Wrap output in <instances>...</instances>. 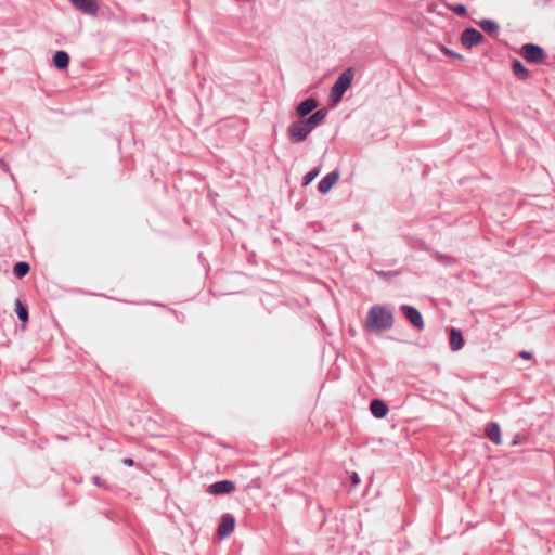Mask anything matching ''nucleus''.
Instances as JSON below:
<instances>
[{
  "label": "nucleus",
  "mask_w": 555,
  "mask_h": 555,
  "mask_svg": "<svg viewBox=\"0 0 555 555\" xmlns=\"http://www.w3.org/2000/svg\"><path fill=\"white\" fill-rule=\"evenodd\" d=\"M320 173V167H315L313 169H311L310 171H308L304 178H302V186H307L308 184H310Z\"/></svg>",
  "instance_id": "obj_22"
},
{
  "label": "nucleus",
  "mask_w": 555,
  "mask_h": 555,
  "mask_svg": "<svg viewBox=\"0 0 555 555\" xmlns=\"http://www.w3.org/2000/svg\"><path fill=\"white\" fill-rule=\"evenodd\" d=\"M519 357L525 360H530L532 359L533 354L530 351L522 350L519 352Z\"/></svg>",
  "instance_id": "obj_29"
},
{
  "label": "nucleus",
  "mask_w": 555,
  "mask_h": 555,
  "mask_svg": "<svg viewBox=\"0 0 555 555\" xmlns=\"http://www.w3.org/2000/svg\"><path fill=\"white\" fill-rule=\"evenodd\" d=\"M122 463L126 465V466H133L134 465V461L130 457H127V459H124L122 460Z\"/></svg>",
  "instance_id": "obj_30"
},
{
  "label": "nucleus",
  "mask_w": 555,
  "mask_h": 555,
  "mask_svg": "<svg viewBox=\"0 0 555 555\" xmlns=\"http://www.w3.org/2000/svg\"><path fill=\"white\" fill-rule=\"evenodd\" d=\"M370 411L372 415L376 418H384L387 416L389 412V406L382 399H373L370 402Z\"/></svg>",
  "instance_id": "obj_15"
},
{
  "label": "nucleus",
  "mask_w": 555,
  "mask_h": 555,
  "mask_svg": "<svg viewBox=\"0 0 555 555\" xmlns=\"http://www.w3.org/2000/svg\"><path fill=\"white\" fill-rule=\"evenodd\" d=\"M400 311L404 315V318L410 322V324L416 331H423L425 327L424 319L422 313L413 306L403 304L400 306Z\"/></svg>",
  "instance_id": "obj_5"
},
{
  "label": "nucleus",
  "mask_w": 555,
  "mask_h": 555,
  "mask_svg": "<svg viewBox=\"0 0 555 555\" xmlns=\"http://www.w3.org/2000/svg\"><path fill=\"white\" fill-rule=\"evenodd\" d=\"M304 118L293 121L287 128V137L292 143L304 142L311 133V129L305 126Z\"/></svg>",
  "instance_id": "obj_4"
},
{
  "label": "nucleus",
  "mask_w": 555,
  "mask_h": 555,
  "mask_svg": "<svg viewBox=\"0 0 555 555\" xmlns=\"http://www.w3.org/2000/svg\"><path fill=\"white\" fill-rule=\"evenodd\" d=\"M235 517L232 514H223L217 529L218 537L220 539L229 537L235 529Z\"/></svg>",
  "instance_id": "obj_8"
},
{
  "label": "nucleus",
  "mask_w": 555,
  "mask_h": 555,
  "mask_svg": "<svg viewBox=\"0 0 555 555\" xmlns=\"http://www.w3.org/2000/svg\"><path fill=\"white\" fill-rule=\"evenodd\" d=\"M70 62L69 54L64 50H59L53 54L52 63L59 70L67 69Z\"/></svg>",
  "instance_id": "obj_17"
},
{
  "label": "nucleus",
  "mask_w": 555,
  "mask_h": 555,
  "mask_svg": "<svg viewBox=\"0 0 555 555\" xmlns=\"http://www.w3.org/2000/svg\"><path fill=\"white\" fill-rule=\"evenodd\" d=\"M465 340L462 332L455 327L449 328V345L452 351H457L464 347Z\"/></svg>",
  "instance_id": "obj_16"
},
{
  "label": "nucleus",
  "mask_w": 555,
  "mask_h": 555,
  "mask_svg": "<svg viewBox=\"0 0 555 555\" xmlns=\"http://www.w3.org/2000/svg\"><path fill=\"white\" fill-rule=\"evenodd\" d=\"M235 491V483L231 480H220L208 487V492L215 495L230 494Z\"/></svg>",
  "instance_id": "obj_9"
},
{
  "label": "nucleus",
  "mask_w": 555,
  "mask_h": 555,
  "mask_svg": "<svg viewBox=\"0 0 555 555\" xmlns=\"http://www.w3.org/2000/svg\"><path fill=\"white\" fill-rule=\"evenodd\" d=\"M483 35L476 28L468 27L461 34V43L467 49L480 44L483 41Z\"/></svg>",
  "instance_id": "obj_6"
},
{
  "label": "nucleus",
  "mask_w": 555,
  "mask_h": 555,
  "mask_svg": "<svg viewBox=\"0 0 555 555\" xmlns=\"http://www.w3.org/2000/svg\"><path fill=\"white\" fill-rule=\"evenodd\" d=\"M328 111L326 107H322L320 109L314 111L312 114H309L308 117H305V126L310 128L311 130L315 129L320 126L324 119L326 118Z\"/></svg>",
  "instance_id": "obj_11"
},
{
  "label": "nucleus",
  "mask_w": 555,
  "mask_h": 555,
  "mask_svg": "<svg viewBox=\"0 0 555 555\" xmlns=\"http://www.w3.org/2000/svg\"><path fill=\"white\" fill-rule=\"evenodd\" d=\"M442 51H443V53L446 55H450V56H452L454 59L461 60L463 57L461 54H459V53H456V52H454V51H452V50H450V49H448L446 47L442 48Z\"/></svg>",
  "instance_id": "obj_27"
},
{
  "label": "nucleus",
  "mask_w": 555,
  "mask_h": 555,
  "mask_svg": "<svg viewBox=\"0 0 555 555\" xmlns=\"http://www.w3.org/2000/svg\"><path fill=\"white\" fill-rule=\"evenodd\" d=\"M485 436L495 446L502 444L501 427L498 422H490L485 428Z\"/></svg>",
  "instance_id": "obj_14"
},
{
  "label": "nucleus",
  "mask_w": 555,
  "mask_h": 555,
  "mask_svg": "<svg viewBox=\"0 0 555 555\" xmlns=\"http://www.w3.org/2000/svg\"><path fill=\"white\" fill-rule=\"evenodd\" d=\"M376 274L384 279H391L399 274V271H377Z\"/></svg>",
  "instance_id": "obj_25"
},
{
  "label": "nucleus",
  "mask_w": 555,
  "mask_h": 555,
  "mask_svg": "<svg viewBox=\"0 0 555 555\" xmlns=\"http://www.w3.org/2000/svg\"><path fill=\"white\" fill-rule=\"evenodd\" d=\"M512 70L514 75L521 80H527L529 78L530 74L528 68L517 59L512 62Z\"/></svg>",
  "instance_id": "obj_19"
},
{
  "label": "nucleus",
  "mask_w": 555,
  "mask_h": 555,
  "mask_svg": "<svg viewBox=\"0 0 555 555\" xmlns=\"http://www.w3.org/2000/svg\"><path fill=\"white\" fill-rule=\"evenodd\" d=\"M30 271V264L26 261H18L13 267V274L17 279H23Z\"/></svg>",
  "instance_id": "obj_20"
},
{
  "label": "nucleus",
  "mask_w": 555,
  "mask_h": 555,
  "mask_svg": "<svg viewBox=\"0 0 555 555\" xmlns=\"http://www.w3.org/2000/svg\"><path fill=\"white\" fill-rule=\"evenodd\" d=\"M74 9L82 14L96 16L99 12V4L96 0H68Z\"/></svg>",
  "instance_id": "obj_7"
},
{
  "label": "nucleus",
  "mask_w": 555,
  "mask_h": 555,
  "mask_svg": "<svg viewBox=\"0 0 555 555\" xmlns=\"http://www.w3.org/2000/svg\"><path fill=\"white\" fill-rule=\"evenodd\" d=\"M525 441H526V436L517 434V435H515V437L513 439L512 446L514 447V446H517V444H521Z\"/></svg>",
  "instance_id": "obj_26"
},
{
  "label": "nucleus",
  "mask_w": 555,
  "mask_h": 555,
  "mask_svg": "<svg viewBox=\"0 0 555 555\" xmlns=\"http://www.w3.org/2000/svg\"><path fill=\"white\" fill-rule=\"evenodd\" d=\"M479 27L485 31L487 33L488 35L490 36H493L495 37L498 34H499V30H500V26L499 24L493 21V20H489V18H485V20H481L479 23H478Z\"/></svg>",
  "instance_id": "obj_18"
},
{
  "label": "nucleus",
  "mask_w": 555,
  "mask_h": 555,
  "mask_svg": "<svg viewBox=\"0 0 555 555\" xmlns=\"http://www.w3.org/2000/svg\"><path fill=\"white\" fill-rule=\"evenodd\" d=\"M15 312L21 322L26 323L29 320L28 308L20 299L15 301Z\"/></svg>",
  "instance_id": "obj_21"
},
{
  "label": "nucleus",
  "mask_w": 555,
  "mask_h": 555,
  "mask_svg": "<svg viewBox=\"0 0 555 555\" xmlns=\"http://www.w3.org/2000/svg\"><path fill=\"white\" fill-rule=\"evenodd\" d=\"M519 53L528 63L545 65L550 64L547 62V54L545 53L544 49L539 44L531 42L525 43L521 46Z\"/></svg>",
  "instance_id": "obj_3"
},
{
  "label": "nucleus",
  "mask_w": 555,
  "mask_h": 555,
  "mask_svg": "<svg viewBox=\"0 0 555 555\" xmlns=\"http://www.w3.org/2000/svg\"><path fill=\"white\" fill-rule=\"evenodd\" d=\"M350 481H351L352 487H357L358 485H360L361 478L358 475V473H356V472L352 473V475L350 476Z\"/></svg>",
  "instance_id": "obj_28"
},
{
  "label": "nucleus",
  "mask_w": 555,
  "mask_h": 555,
  "mask_svg": "<svg viewBox=\"0 0 555 555\" xmlns=\"http://www.w3.org/2000/svg\"><path fill=\"white\" fill-rule=\"evenodd\" d=\"M340 177V172L338 169L327 173L324 176L318 183V191L321 194H326L331 191V189L335 185Z\"/></svg>",
  "instance_id": "obj_10"
},
{
  "label": "nucleus",
  "mask_w": 555,
  "mask_h": 555,
  "mask_svg": "<svg viewBox=\"0 0 555 555\" xmlns=\"http://www.w3.org/2000/svg\"><path fill=\"white\" fill-rule=\"evenodd\" d=\"M92 482H93V485H95L102 489H105V490H107L109 488L108 482L98 475L92 477Z\"/></svg>",
  "instance_id": "obj_24"
},
{
  "label": "nucleus",
  "mask_w": 555,
  "mask_h": 555,
  "mask_svg": "<svg viewBox=\"0 0 555 555\" xmlns=\"http://www.w3.org/2000/svg\"><path fill=\"white\" fill-rule=\"evenodd\" d=\"M450 9L453 13H455L457 16H465L467 14V9L464 4H453L450 5Z\"/></svg>",
  "instance_id": "obj_23"
},
{
  "label": "nucleus",
  "mask_w": 555,
  "mask_h": 555,
  "mask_svg": "<svg viewBox=\"0 0 555 555\" xmlns=\"http://www.w3.org/2000/svg\"><path fill=\"white\" fill-rule=\"evenodd\" d=\"M319 106V101L315 98H307L296 106V115L299 118H305L311 114Z\"/></svg>",
  "instance_id": "obj_12"
},
{
  "label": "nucleus",
  "mask_w": 555,
  "mask_h": 555,
  "mask_svg": "<svg viewBox=\"0 0 555 555\" xmlns=\"http://www.w3.org/2000/svg\"><path fill=\"white\" fill-rule=\"evenodd\" d=\"M354 77V68H346L336 79L331 88L330 100L333 104H337L341 101L345 92L350 88Z\"/></svg>",
  "instance_id": "obj_2"
},
{
  "label": "nucleus",
  "mask_w": 555,
  "mask_h": 555,
  "mask_svg": "<svg viewBox=\"0 0 555 555\" xmlns=\"http://www.w3.org/2000/svg\"><path fill=\"white\" fill-rule=\"evenodd\" d=\"M393 322L391 310L382 305H374L366 313L364 330L369 333L386 332L393 326Z\"/></svg>",
  "instance_id": "obj_1"
},
{
  "label": "nucleus",
  "mask_w": 555,
  "mask_h": 555,
  "mask_svg": "<svg viewBox=\"0 0 555 555\" xmlns=\"http://www.w3.org/2000/svg\"><path fill=\"white\" fill-rule=\"evenodd\" d=\"M424 247L423 249L428 251L430 257L436 260L438 263L442 264V266H446V267H451V266H454L457 263V259L451 255H447V254H441L435 249H431V248H428L425 244H423Z\"/></svg>",
  "instance_id": "obj_13"
}]
</instances>
